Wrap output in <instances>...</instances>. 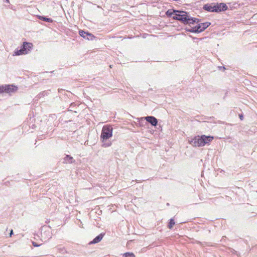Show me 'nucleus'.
I'll list each match as a JSON object with an SVG mask.
<instances>
[{
	"instance_id": "nucleus-24",
	"label": "nucleus",
	"mask_w": 257,
	"mask_h": 257,
	"mask_svg": "<svg viewBox=\"0 0 257 257\" xmlns=\"http://www.w3.org/2000/svg\"><path fill=\"white\" fill-rule=\"evenodd\" d=\"M218 68L220 70L224 71L225 69V68L224 66H219Z\"/></svg>"
},
{
	"instance_id": "nucleus-14",
	"label": "nucleus",
	"mask_w": 257,
	"mask_h": 257,
	"mask_svg": "<svg viewBox=\"0 0 257 257\" xmlns=\"http://www.w3.org/2000/svg\"><path fill=\"white\" fill-rule=\"evenodd\" d=\"M188 24H193L195 23H198L200 21V20L197 18L191 17L188 15Z\"/></svg>"
},
{
	"instance_id": "nucleus-4",
	"label": "nucleus",
	"mask_w": 257,
	"mask_h": 257,
	"mask_svg": "<svg viewBox=\"0 0 257 257\" xmlns=\"http://www.w3.org/2000/svg\"><path fill=\"white\" fill-rule=\"evenodd\" d=\"M172 19L178 20L185 25L188 24V14L187 12L180 11V13H176V15L172 17Z\"/></svg>"
},
{
	"instance_id": "nucleus-17",
	"label": "nucleus",
	"mask_w": 257,
	"mask_h": 257,
	"mask_svg": "<svg viewBox=\"0 0 257 257\" xmlns=\"http://www.w3.org/2000/svg\"><path fill=\"white\" fill-rule=\"evenodd\" d=\"M139 124V126L141 127L145 126L146 124H147V122L145 119V117L140 118Z\"/></svg>"
},
{
	"instance_id": "nucleus-16",
	"label": "nucleus",
	"mask_w": 257,
	"mask_h": 257,
	"mask_svg": "<svg viewBox=\"0 0 257 257\" xmlns=\"http://www.w3.org/2000/svg\"><path fill=\"white\" fill-rule=\"evenodd\" d=\"M185 31L186 32H191V33H199V31L196 28V26L192 27L191 28H186Z\"/></svg>"
},
{
	"instance_id": "nucleus-23",
	"label": "nucleus",
	"mask_w": 257,
	"mask_h": 257,
	"mask_svg": "<svg viewBox=\"0 0 257 257\" xmlns=\"http://www.w3.org/2000/svg\"><path fill=\"white\" fill-rule=\"evenodd\" d=\"M32 244L35 247H38V246H41V245L42 244H38L37 243H36V242H34V241H32Z\"/></svg>"
},
{
	"instance_id": "nucleus-1",
	"label": "nucleus",
	"mask_w": 257,
	"mask_h": 257,
	"mask_svg": "<svg viewBox=\"0 0 257 257\" xmlns=\"http://www.w3.org/2000/svg\"><path fill=\"white\" fill-rule=\"evenodd\" d=\"M113 128L110 125H105L103 126L101 136L100 140L102 143V146L103 147H108L111 145L110 142L107 140L112 136Z\"/></svg>"
},
{
	"instance_id": "nucleus-27",
	"label": "nucleus",
	"mask_w": 257,
	"mask_h": 257,
	"mask_svg": "<svg viewBox=\"0 0 257 257\" xmlns=\"http://www.w3.org/2000/svg\"><path fill=\"white\" fill-rule=\"evenodd\" d=\"M13 234V230L12 229L11 230L10 233V236H12V235Z\"/></svg>"
},
{
	"instance_id": "nucleus-11",
	"label": "nucleus",
	"mask_w": 257,
	"mask_h": 257,
	"mask_svg": "<svg viewBox=\"0 0 257 257\" xmlns=\"http://www.w3.org/2000/svg\"><path fill=\"white\" fill-rule=\"evenodd\" d=\"M25 45H22V46H21V48L20 50L16 49L15 51V52H14V55L19 56V55H21L26 54V52H24V50H25L24 47H25Z\"/></svg>"
},
{
	"instance_id": "nucleus-6",
	"label": "nucleus",
	"mask_w": 257,
	"mask_h": 257,
	"mask_svg": "<svg viewBox=\"0 0 257 257\" xmlns=\"http://www.w3.org/2000/svg\"><path fill=\"white\" fill-rule=\"evenodd\" d=\"M79 35L83 38L86 39L88 40H93L96 37L92 34L88 32H85L83 30H80L79 31Z\"/></svg>"
},
{
	"instance_id": "nucleus-10",
	"label": "nucleus",
	"mask_w": 257,
	"mask_h": 257,
	"mask_svg": "<svg viewBox=\"0 0 257 257\" xmlns=\"http://www.w3.org/2000/svg\"><path fill=\"white\" fill-rule=\"evenodd\" d=\"M23 45H25L24 47V52H26V54L29 53V52L32 49L33 44L27 42H23Z\"/></svg>"
},
{
	"instance_id": "nucleus-29",
	"label": "nucleus",
	"mask_w": 257,
	"mask_h": 257,
	"mask_svg": "<svg viewBox=\"0 0 257 257\" xmlns=\"http://www.w3.org/2000/svg\"><path fill=\"white\" fill-rule=\"evenodd\" d=\"M136 182H137V183H138V182H139L138 181V180H136Z\"/></svg>"
},
{
	"instance_id": "nucleus-12",
	"label": "nucleus",
	"mask_w": 257,
	"mask_h": 257,
	"mask_svg": "<svg viewBox=\"0 0 257 257\" xmlns=\"http://www.w3.org/2000/svg\"><path fill=\"white\" fill-rule=\"evenodd\" d=\"M180 10H169L166 12V15L168 18H171L173 17V15H176V13H180Z\"/></svg>"
},
{
	"instance_id": "nucleus-8",
	"label": "nucleus",
	"mask_w": 257,
	"mask_h": 257,
	"mask_svg": "<svg viewBox=\"0 0 257 257\" xmlns=\"http://www.w3.org/2000/svg\"><path fill=\"white\" fill-rule=\"evenodd\" d=\"M147 122L150 123L152 126H156L158 124L157 119L153 116H147L145 117Z\"/></svg>"
},
{
	"instance_id": "nucleus-2",
	"label": "nucleus",
	"mask_w": 257,
	"mask_h": 257,
	"mask_svg": "<svg viewBox=\"0 0 257 257\" xmlns=\"http://www.w3.org/2000/svg\"><path fill=\"white\" fill-rule=\"evenodd\" d=\"M213 139V137L211 136H197L191 139L189 143L194 147H203L209 144Z\"/></svg>"
},
{
	"instance_id": "nucleus-21",
	"label": "nucleus",
	"mask_w": 257,
	"mask_h": 257,
	"mask_svg": "<svg viewBox=\"0 0 257 257\" xmlns=\"http://www.w3.org/2000/svg\"><path fill=\"white\" fill-rule=\"evenodd\" d=\"M123 257H136L135 254L133 252H127L123 254Z\"/></svg>"
},
{
	"instance_id": "nucleus-28",
	"label": "nucleus",
	"mask_w": 257,
	"mask_h": 257,
	"mask_svg": "<svg viewBox=\"0 0 257 257\" xmlns=\"http://www.w3.org/2000/svg\"><path fill=\"white\" fill-rule=\"evenodd\" d=\"M7 3H10V0H5Z\"/></svg>"
},
{
	"instance_id": "nucleus-7",
	"label": "nucleus",
	"mask_w": 257,
	"mask_h": 257,
	"mask_svg": "<svg viewBox=\"0 0 257 257\" xmlns=\"http://www.w3.org/2000/svg\"><path fill=\"white\" fill-rule=\"evenodd\" d=\"M211 25V23L206 22L198 24L196 26V28L199 31V33H201L204 31L207 28H208Z\"/></svg>"
},
{
	"instance_id": "nucleus-19",
	"label": "nucleus",
	"mask_w": 257,
	"mask_h": 257,
	"mask_svg": "<svg viewBox=\"0 0 257 257\" xmlns=\"http://www.w3.org/2000/svg\"><path fill=\"white\" fill-rule=\"evenodd\" d=\"M41 234H42V237H43V235L44 236L45 235H47V237L44 236V238L45 239L48 240L49 239L51 238V235L50 234V233L49 231H44V232L41 233Z\"/></svg>"
},
{
	"instance_id": "nucleus-20",
	"label": "nucleus",
	"mask_w": 257,
	"mask_h": 257,
	"mask_svg": "<svg viewBox=\"0 0 257 257\" xmlns=\"http://www.w3.org/2000/svg\"><path fill=\"white\" fill-rule=\"evenodd\" d=\"M175 224V221L173 218L170 219L169 222L168 224V227L169 229H171L173 225Z\"/></svg>"
},
{
	"instance_id": "nucleus-25",
	"label": "nucleus",
	"mask_w": 257,
	"mask_h": 257,
	"mask_svg": "<svg viewBox=\"0 0 257 257\" xmlns=\"http://www.w3.org/2000/svg\"><path fill=\"white\" fill-rule=\"evenodd\" d=\"M239 118L241 120H243V114H239Z\"/></svg>"
},
{
	"instance_id": "nucleus-22",
	"label": "nucleus",
	"mask_w": 257,
	"mask_h": 257,
	"mask_svg": "<svg viewBox=\"0 0 257 257\" xmlns=\"http://www.w3.org/2000/svg\"><path fill=\"white\" fill-rule=\"evenodd\" d=\"M57 249L59 252H63L64 251H65V248L61 245L58 246Z\"/></svg>"
},
{
	"instance_id": "nucleus-5",
	"label": "nucleus",
	"mask_w": 257,
	"mask_h": 257,
	"mask_svg": "<svg viewBox=\"0 0 257 257\" xmlns=\"http://www.w3.org/2000/svg\"><path fill=\"white\" fill-rule=\"evenodd\" d=\"M3 92L8 93H14L16 92L18 87L14 84H5L2 85Z\"/></svg>"
},
{
	"instance_id": "nucleus-13",
	"label": "nucleus",
	"mask_w": 257,
	"mask_h": 257,
	"mask_svg": "<svg viewBox=\"0 0 257 257\" xmlns=\"http://www.w3.org/2000/svg\"><path fill=\"white\" fill-rule=\"evenodd\" d=\"M75 162V160L73 159V157H71L70 155H66L65 158H64V163H69V164H72Z\"/></svg>"
},
{
	"instance_id": "nucleus-15",
	"label": "nucleus",
	"mask_w": 257,
	"mask_h": 257,
	"mask_svg": "<svg viewBox=\"0 0 257 257\" xmlns=\"http://www.w3.org/2000/svg\"><path fill=\"white\" fill-rule=\"evenodd\" d=\"M38 18L39 20H41V21H44V22H49V23H52L53 22V20L51 18H47L45 16H38Z\"/></svg>"
},
{
	"instance_id": "nucleus-9",
	"label": "nucleus",
	"mask_w": 257,
	"mask_h": 257,
	"mask_svg": "<svg viewBox=\"0 0 257 257\" xmlns=\"http://www.w3.org/2000/svg\"><path fill=\"white\" fill-rule=\"evenodd\" d=\"M104 235L105 233H101L98 235L96 236L91 241H90L89 244H95L100 242L103 238Z\"/></svg>"
},
{
	"instance_id": "nucleus-26",
	"label": "nucleus",
	"mask_w": 257,
	"mask_h": 257,
	"mask_svg": "<svg viewBox=\"0 0 257 257\" xmlns=\"http://www.w3.org/2000/svg\"><path fill=\"white\" fill-rule=\"evenodd\" d=\"M2 93H3L2 85H0V94Z\"/></svg>"
},
{
	"instance_id": "nucleus-18",
	"label": "nucleus",
	"mask_w": 257,
	"mask_h": 257,
	"mask_svg": "<svg viewBox=\"0 0 257 257\" xmlns=\"http://www.w3.org/2000/svg\"><path fill=\"white\" fill-rule=\"evenodd\" d=\"M49 94L48 91H44L41 92H40L39 94H38L37 96V97L39 99L41 98L42 97H44L46 95H48Z\"/></svg>"
},
{
	"instance_id": "nucleus-3",
	"label": "nucleus",
	"mask_w": 257,
	"mask_h": 257,
	"mask_svg": "<svg viewBox=\"0 0 257 257\" xmlns=\"http://www.w3.org/2000/svg\"><path fill=\"white\" fill-rule=\"evenodd\" d=\"M203 9L208 12L218 13L226 11L227 9V6L224 3H217L213 6L207 4L203 6Z\"/></svg>"
}]
</instances>
